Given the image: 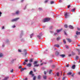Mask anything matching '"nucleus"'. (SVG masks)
<instances>
[{
  "label": "nucleus",
  "mask_w": 80,
  "mask_h": 80,
  "mask_svg": "<svg viewBox=\"0 0 80 80\" xmlns=\"http://www.w3.org/2000/svg\"><path fill=\"white\" fill-rule=\"evenodd\" d=\"M50 18H46L43 20V22H48L50 20Z\"/></svg>",
  "instance_id": "obj_1"
},
{
  "label": "nucleus",
  "mask_w": 80,
  "mask_h": 80,
  "mask_svg": "<svg viewBox=\"0 0 80 80\" xmlns=\"http://www.w3.org/2000/svg\"><path fill=\"white\" fill-rule=\"evenodd\" d=\"M19 19V18H18L15 19H13L12 20H11V22H15L16 21H17Z\"/></svg>",
  "instance_id": "obj_2"
},
{
  "label": "nucleus",
  "mask_w": 80,
  "mask_h": 80,
  "mask_svg": "<svg viewBox=\"0 0 80 80\" xmlns=\"http://www.w3.org/2000/svg\"><path fill=\"white\" fill-rule=\"evenodd\" d=\"M64 15L65 16V18H68V17L69 16V15H68V13L67 12L65 13Z\"/></svg>",
  "instance_id": "obj_3"
},
{
  "label": "nucleus",
  "mask_w": 80,
  "mask_h": 80,
  "mask_svg": "<svg viewBox=\"0 0 80 80\" xmlns=\"http://www.w3.org/2000/svg\"><path fill=\"white\" fill-rule=\"evenodd\" d=\"M27 67H30L32 66V64L30 63H28L27 64Z\"/></svg>",
  "instance_id": "obj_4"
},
{
  "label": "nucleus",
  "mask_w": 80,
  "mask_h": 80,
  "mask_svg": "<svg viewBox=\"0 0 80 80\" xmlns=\"http://www.w3.org/2000/svg\"><path fill=\"white\" fill-rule=\"evenodd\" d=\"M67 40L68 42H69V43H71V42H72V40H71V39H70L69 38H67Z\"/></svg>",
  "instance_id": "obj_5"
},
{
  "label": "nucleus",
  "mask_w": 80,
  "mask_h": 80,
  "mask_svg": "<svg viewBox=\"0 0 80 80\" xmlns=\"http://www.w3.org/2000/svg\"><path fill=\"white\" fill-rule=\"evenodd\" d=\"M76 35H80V32H78V31H76Z\"/></svg>",
  "instance_id": "obj_6"
},
{
  "label": "nucleus",
  "mask_w": 80,
  "mask_h": 80,
  "mask_svg": "<svg viewBox=\"0 0 80 80\" xmlns=\"http://www.w3.org/2000/svg\"><path fill=\"white\" fill-rule=\"evenodd\" d=\"M24 52H25V56L26 57V55H27V50L25 49H24Z\"/></svg>",
  "instance_id": "obj_7"
},
{
  "label": "nucleus",
  "mask_w": 80,
  "mask_h": 80,
  "mask_svg": "<svg viewBox=\"0 0 80 80\" xmlns=\"http://www.w3.org/2000/svg\"><path fill=\"white\" fill-rule=\"evenodd\" d=\"M75 67L76 66L75 65H72V69H75Z\"/></svg>",
  "instance_id": "obj_8"
},
{
  "label": "nucleus",
  "mask_w": 80,
  "mask_h": 80,
  "mask_svg": "<svg viewBox=\"0 0 80 80\" xmlns=\"http://www.w3.org/2000/svg\"><path fill=\"white\" fill-rule=\"evenodd\" d=\"M43 77L44 80H46V79H47V76L46 75H43Z\"/></svg>",
  "instance_id": "obj_9"
},
{
  "label": "nucleus",
  "mask_w": 80,
  "mask_h": 80,
  "mask_svg": "<svg viewBox=\"0 0 80 80\" xmlns=\"http://www.w3.org/2000/svg\"><path fill=\"white\" fill-rule=\"evenodd\" d=\"M69 28H71V29H73V27L72 26L69 25Z\"/></svg>",
  "instance_id": "obj_10"
},
{
  "label": "nucleus",
  "mask_w": 80,
  "mask_h": 80,
  "mask_svg": "<svg viewBox=\"0 0 80 80\" xmlns=\"http://www.w3.org/2000/svg\"><path fill=\"white\" fill-rule=\"evenodd\" d=\"M41 78V76L38 75V79L39 80V79H40Z\"/></svg>",
  "instance_id": "obj_11"
},
{
  "label": "nucleus",
  "mask_w": 80,
  "mask_h": 80,
  "mask_svg": "<svg viewBox=\"0 0 80 80\" xmlns=\"http://www.w3.org/2000/svg\"><path fill=\"white\" fill-rule=\"evenodd\" d=\"M60 57H62V58H63L65 56V55L64 54H62V55H60Z\"/></svg>",
  "instance_id": "obj_12"
},
{
  "label": "nucleus",
  "mask_w": 80,
  "mask_h": 80,
  "mask_svg": "<svg viewBox=\"0 0 80 80\" xmlns=\"http://www.w3.org/2000/svg\"><path fill=\"white\" fill-rule=\"evenodd\" d=\"M9 77H6L4 79H3V80H7L8 79Z\"/></svg>",
  "instance_id": "obj_13"
},
{
  "label": "nucleus",
  "mask_w": 80,
  "mask_h": 80,
  "mask_svg": "<svg viewBox=\"0 0 80 80\" xmlns=\"http://www.w3.org/2000/svg\"><path fill=\"white\" fill-rule=\"evenodd\" d=\"M54 47H58H58H60V46H59V45H58V44H55L54 45Z\"/></svg>",
  "instance_id": "obj_14"
},
{
  "label": "nucleus",
  "mask_w": 80,
  "mask_h": 80,
  "mask_svg": "<svg viewBox=\"0 0 80 80\" xmlns=\"http://www.w3.org/2000/svg\"><path fill=\"white\" fill-rule=\"evenodd\" d=\"M15 60H16V59H12L11 62V63H13V62H14Z\"/></svg>",
  "instance_id": "obj_15"
},
{
  "label": "nucleus",
  "mask_w": 80,
  "mask_h": 80,
  "mask_svg": "<svg viewBox=\"0 0 80 80\" xmlns=\"http://www.w3.org/2000/svg\"><path fill=\"white\" fill-rule=\"evenodd\" d=\"M26 69V68H22L21 70V72H22V71H23V70H25Z\"/></svg>",
  "instance_id": "obj_16"
},
{
  "label": "nucleus",
  "mask_w": 80,
  "mask_h": 80,
  "mask_svg": "<svg viewBox=\"0 0 80 80\" xmlns=\"http://www.w3.org/2000/svg\"><path fill=\"white\" fill-rule=\"evenodd\" d=\"M62 29H60V30H57V33H59V32H60V31H62Z\"/></svg>",
  "instance_id": "obj_17"
},
{
  "label": "nucleus",
  "mask_w": 80,
  "mask_h": 80,
  "mask_svg": "<svg viewBox=\"0 0 80 80\" xmlns=\"http://www.w3.org/2000/svg\"><path fill=\"white\" fill-rule=\"evenodd\" d=\"M42 35H41V36H37V37H38V38L39 39H41V37H42Z\"/></svg>",
  "instance_id": "obj_18"
},
{
  "label": "nucleus",
  "mask_w": 80,
  "mask_h": 80,
  "mask_svg": "<svg viewBox=\"0 0 80 80\" xmlns=\"http://www.w3.org/2000/svg\"><path fill=\"white\" fill-rule=\"evenodd\" d=\"M56 55H59V52L58 51H56Z\"/></svg>",
  "instance_id": "obj_19"
},
{
  "label": "nucleus",
  "mask_w": 80,
  "mask_h": 80,
  "mask_svg": "<svg viewBox=\"0 0 80 80\" xmlns=\"http://www.w3.org/2000/svg\"><path fill=\"white\" fill-rule=\"evenodd\" d=\"M52 73V70H50V71H49V74H51V73Z\"/></svg>",
  "instance_id": "obj_20"
},
{
  "label": "nucleus",
  "mask_w": 80,
  "mask_h": 80,
  "mask_svg": "<svg viewBox=\"0 0 80 80\" xmlns=\"http://www.w3.org/2000/svg\"><path fill=\"white\" fill-rule=\"evenodd\" d=\"M75 9L74 8L71 10V11L72 12H75Z\"/></svg>",
  "instance_id": "obj_21"
},
{
  "label": "nucleus",
  "mask_w": 80,
  "mask_h": 80,
  "mask_svg": "<svg viewBox=\"0 0 80 80\" xmlns=\"http://www.w3.org/2000/svg\"><path fill=\"white\" fill-rule=\"evenodd\" d=\"M3 56V54L2 53H0V58L2 57Z\"/></svg>",
  "instance_id": "obj_22"
},
{
  "label": "nucleus",
  "mask_w": 80,
  "mask_h": 80,
  "mask_svg": "<svg viewBox=\"0 0 80 80\" xmlns=\"http://www.w3.org/2000/svg\"><path fill=\"white\" fill-rule=\"evenodd\" d=\"M72 74V72H69L67 73V75H70Z\"/></svg>",
  "instance_id": "obj_23"
},
{
  "label": "nucleus",
  "mask_w": 80,
  "mask_h": 80,
  "mask_svg": "<svg viewBox=\"0 0 80 80\" xmlns=\"http://www.w3.org/2000/svg\"><path fill=\"white\" fill-rule=\"evenodd\" d=\"M60 38H61L60 37H58V38H57V40L58 41V40H60Z\"/></svg>",
  "instance_id": "obj_24"
},
{
  "label": "nucleus",
  "mask_w": 80,
  "mask_h": 80,
  "mask_svg": "<svg viewBox=\"0 0 80 80\" xmlns=\"http://www.w3.org/2000/svg\"><path fill=\"white\" fill-rule=\"evenodd\" d=\"M39 66V64H34V67H38Z\"/></svg>",
  "instance_id": "obj_25"
},
{
  "label": "nucleus",
  "mask_w": 80,
  "mask_h": 80,
  "mask_svg": "<svg viewBox=\"0 0 80 80\" xmlns=\"http://www.w3.org/2000/svg\"><path fill=\"white\" fill-rule=\"evenodd\" d=\"M55 66H56L55 65H52V68H55Z\"/></svg>",
  "instance_id": "obj_26"
},
{
  "label": "nucleus",
  "mask_w": 80,
  "mask_h": 80,
  "mask_svg": "<svg viewBox=\"0 0 80 80\" xmlns=\"http://www.w3.org/2000/svg\"><path fill=\"white\" fill-rule=\"evenodd\" d=\"M16 13L17 15H18V13H19V11H16Z\"/></svg>",
  "instance_id": "obj_27"
},
{
  "label": "nucleus",
  "mask_w": 80,
  "mask_h": 80,
  "mask_svg": "<svg viewBox=\"0 0 80 80\" xmlns=\"http://www.w3.org/2000/svg\"><path fill=\"white\" fill-rule=\"evenodd\" d=\"M33 34L32 33V34L30 36V38H31L32 37V36H33Z\"/></svg>",
  "instance_id": "obj_28"
},
{
  "label": "nucleus",
  "mask_w": 80,
  "mask_h": 80,
  "mask_svg": "<svg viewBox=\"0 0 80 80\" xmlns=\"http://www.w3.org/2000/svg\"><path fill=\"white\" fill-rule=\"evenodd\" d=\"M60 73L59 72H57V75L58 77H59Z\"/></svg>",
  "instance_id": "obj_29"
},
{
  "label": "nucleus",
  "mask_w": 80,
  "mask_h": 80,
  "mask_svg": "<svg viewBox=\"0 0 80 80\" xmlns=\"http://www.w3.org/2000/svg\"><path fill=\"white\" fill-rule=\"evenodd\" d=\"M37 63H38V62H37V61H35L34 62V65H35V64H37Z\"/></svg>",
  "instance_id": "obj_30"
},
{
  "label": "nucleus",
  "mask_w": 80,
  "mask_h": 80,
  "mask_svg": "<svg viewBox=\"0 0 80 80\" xmlns=\"http://www.w3.org/2000/svg\"><path fill=\"white\" fill-rule=\"evenodd\" d=\"M30 74H31V75H32L33 73V72L32 71H31L30 72Z\"/></svg>",
  "instance_id": "obj_31"
},
{
  "label": "nucleus",
  "mask_w": 80,
  "mask_h": 80,
  "mask_svg": "<svg viewBox=\"0 0 80 80\" xmlns=\"http://www.w3.org/2000/svg\"><path fill=\"white\" fill-rule=\"evenodd\" d=\"M79 57H78V56H76V60H78V59Z\"/></svg>",
  "instance_id": "obj_32"
},
{
  "label": "nucleus",
  "mask_w": 80,
  "mask_h": 80,
  "mask_svg": "<svg viewBox=\"0 0 80 80\" xmlns=\"http://www.w3.org/2000/svg\"><path fill=\"white\" fill-rule=\"evenodd\" d=\"M64 27L65 28H67V27H68V26L67 25L65 24V25H64Z\"/></svg>",
  "instance_id": "obj_33"
},
{
  "label": "nucleus",
  "mask_w": 80,
  "mask_h": 80,
  "mask_svg": "<svg viewBox=\"0 0 80 80\" xmlns=\"http://www.w3.org/2000/svg\"><path fill=\"white\" fill-rule=\"evenodd\" d=\"M63 42H64V43L65 44L66 43V41H65V40L63 39Z\"/></svg>",
  "instance_id": "obj_34"
},
{
  "label": "nucleus",
  "mask_w": 80,
  "mask_h": 80,
  "mask_svg": "<svg viewBox=\"0 0 80 80\" xmlns=\"http://www.w3.org/2000/svg\"><path fill=\"white\" fill-rule=\"evenodd\" d=\"M72 55H75V53L74 52H72Z\"/></svg>",
  "instance_id": "obj_35"
},
{
  "label": "nucleus",
  "mask_w": 80,
  "mask_h": 80,
  "mask_svg": "<svg viewBox=\"0 0 80 80\" xmlns=\"http://www.w3.org/2000/svg\"><path fill=\"white\" fill-rule=\"evenodd\" d=\"M53 3H54V1L51 2V4H53Z\"/></svg>",
  "instance_id": "obj_36"
},
{
  "label": "nucleus",
  "mask_w": 80,
  "mask_h": 80,
  "mask_svg": "<svg viewBox=\"0 0 80 80\" xmlns=\"http://www.w3.org/2000/svg\"><path fill=\"white\" fill-rule=\"evenodd\" d=\"M38 10H42V8H38Z\"/></svg>",
  "instance_id": "obj_37"
},
{
  "label": "nucleus",
  "mask_w": 80,
  "mask_h": 80,
  "mask_svg": "<svg viewBox=\"0 0 80 80\" xmlns=\"http://www.w3.org/2000/svg\"><path fill=\"white\" fill-rule=\"evenodd\" d=\"M35 79H36V77L34 76L33 78V80H35Z\"/></svg>",
  "instance_id": "obj_38"
},
{
  "label": "nucleus",
  "mask_w": 80,
  "mask_h": 80,
  "mask_svg": "<svg viewBox=\"0 0 80 80\" xmlns=\"http://www.w3.org/2000/svg\"><path fill=\"white\" fill-rule=\"evenodd\" d=\"M33 62V59H31L30 60V62Z\"/></svg>",
  "instance_id": "obj_39"
},
{
  "label": "nucleus",
  "mask_w": 80,
  "mask_h": 80,
  "mask_svg": "<svg viewBox=\"0 0 80 80\" xmlns=\"http://www.w3.org/2000/svg\"><path fill=\"white\" fill-rule=\"evenodd\" d=\"M76 50H77V51L79 53H80V49H77Z\"/></svg>",
  "instance_id": "obj_40"
},
{
  "label": "nucleus",
  "mask_w": 80,
  "mask_h": 80,
  "mask_svg": "<svg viewBox=\"0 0 80 80\" xmlns=\"http://www.w3.org/2000/svg\"><path fill=\"white\" fill-rule=\"evenodd\" d=\"M33 70L34 72H36V69H35V68H33Z\"/></svg>",
  "instance_id": "obj_41"
},
{
  "label": "nucleus",
  "mask_w": 80,
  "mask_h": 80,
  "mask_svg": "<svg viewBox=\"0 0 80 80\" xmlns=\"http://www.w3.org/2000/svg\"><path fill=\"white\" fill-rule=\"evenodd\" d=\"M11 73H13V69H12L11 71Z\"/></svg>",
  "instance_id": "obj_42"
},
{
  "label": "nucleus",
  "mask_w": 80,
  "mask_h": 80,
  "mask_svg": "<svg viewBox=\"0 0 80 80\" xmlns=\"http://www.w3.org/2000/svg\"><path fill=\"white\" fill-rule=\"evenodd\" d=\"M44 75H46V74H47V72H46L45 71L44 72Z\"/></svg>",
  "instance_id": "obj_43"
},
{
  "label": "nucleus",
  "mask_w": 80,
  "mask_h": 80,
  "mask_svg": "<svg viewBox=\"0 0 80 80\" xmlns=\"http://www.w3.org/2000/svg\"><path fill=\"white\" fill-rule=\"evenodd\" d=\"M28 60H24V62H28Z\"/></svg>",
  "instance_id": "obj_44"
},
{
  "label": "nucleus",
  "mask_w": 80,
  "mask_h": 80,
  "mask_svg": "<svg viewBox=\"0 0 80 80\" xmlns=\"http://www.w3.org/2000/svg\"><path fill=\"white\" fill-rule=\"evenodd\" d=\"M18 52H22V51H21V50H20V49H18Z\"/></svg>",
  "instance_id": "obj_45"
},
{
  "label": "nucleus",
  "mask_w": 80,
  "mask_h": 80,
  "mask_svg": "<svg viewBox=\"0 0 80 80\" xmlns=\"http://www.w3.org/2000/svg\"><path fill=\"white\" fill-rule=\"evenodd\" d=\"M27 64V63H26L25 62H23V64L24 65H25V64Z\"/></svg>",
  "instance_id": "obj_46"
},
{
  "label": "nucleus",
  "mask_w": 80,
  "mask_h": 80,
  "mask_svg": "<svg viewBox=\"0 0 80 80\" xmlns=\"http://www.w3.org/2000/svg\"><path fill=\"white\" fill-rule=\"evenodd\" d=\"M75 38H77V35H75L74 36Z\"/></svg>",
  "instance_id": "obj_47"
},
{
  "label": "nucleus",
  "mask_w": 80,
  "mask_h": 80,
  "mask_svg": "<svg viewBox=\"0 0 80 80\" xmlns=\"http://www.w3.org/2000/svg\"><path fill=\"white\" fill-rule=\"evenodd\" d=\"M22 67L21 66H19V68H22Z\"/></svg>",
  "instance_id": "obj_48"
},
{
  "label": "nucleus",
  "mask_w": 80,
  "mask_h": 80,
  "mask_svg": "<svg viewBox=\"0 0 80 80\" xmlns=\"http://www.w3.org/2000/svg\"><path fill=\"white\" fill-rule=\"evenodd\" d=\"M66 48H68V46H66Z\"/></svg>",
  "instance_id": "obj_49"
},
{
  "label": "nucleus",
  "mask_w": 80,
  "mask_h": 80,
  "mask_svg": "<svg viewBox=\"0 0 80 80\" xmlns=\"http://www.w3.org/2000/svg\"><path fill=\"white\" fill-rule=\"evenodd\" d=\"M64 34L65 35H67V33L66 32H64Z\"/></svg>",
  "instance_id": "obj_50"
},
{
  "label": "nucleus",
  "mask_w": 80,
  "mask_h": 80,
  "mask_svg": "<svg viewBox=\"0 0 80 80\" xmlns=\"http://www.w3.org/2000/svg\"><path fill=\"white\" fill-rule=\"evenodd\" d=\"M65 79V77H64L62 78V80H64Z\"/></svg>",
  "instance_id": "obj_51"
},
{
  "label": "nucleus",
  "mask_w": 80,
  "mask_h": 80,
  "mask_svg": "<svg viewBox=\"0 0 80 80\" xmlns=\"http://www.w3.org/2000/svg\"><path fill=\"white\" fill-rule=\"evenodd\" d=\"M66 67H69V65L68 64L67 66H66Z\"/></svg>",
  "instance_id": "obj_52"
},
{
  "label": "nucleus",
  "mask_w": 80,
  "mask_h": 80,
  "mask_svg": "<svg viewBox=\"0 0 80 80\" xmlns=\"http://www.w3.org/2000/svg\"><path fill=\"white\" fill-rule=\"evenodd\" d=\"M70 5H68V8H69L70 7Z\"/></svg>",
  "instance_id": "obj_53"
},
{
  "label": "nucleus",
  "mask_w": 80,
  "mask_h": 80,
  "mask_svg": "<svg viewBox=\"0 0 80 80\" xmlns=\"http://www.w3.org/2000/svg\"><path fill=\"white\" fill-rule=\"evenodd\" d=\"M68 56V57H71V56H72V54H69Z\"/></svg>",
  "instance_id": "obj_54"
},
{
  "label": "nucleus",
  "mask_w": 80,
  "mask_h": 80,
  "mask_svg": "<svg viewBox=\"0 0 80 80\" xmlns=\"http://www.w3.org/2000/svg\"><path fill=\"white\" fill-rule=\"evenodd\" d=\"M48 2V0H46L45 1V3H47V2Z\"/></svg>",
  "instance_id": "obj_55"
},
{
  "label": "nucleus",
  "mask_w": 80,
  "mask_h": 80,
  "mask_svg": "<svg viewBox=\"0 0 80 80\" xmlns=\"http://www.w3.org/2000/svg\"><path fill=\"white\" fill-rule=\"evenodd\" d=\"M59 2L60 3L62 2V0H59Z\"/></svg>",
  "instance_id": "obj_56"
},
{
  "label": "nucleus",
  "mask_w": 80,
  "mask_h": 80,
  "mask_svg": "<svg viewBox=\"0 0 80 80\" xmlns=\"http://www.w3.org/2000/svg\"><path fill=\"white\" fill-rule=\"evenodd\" d=\"M28 80V78H26L24 79V80Z\"/></svg>",
  "instance_id": "obj_57"
},
{
  "label": "nucleus",
  "mask_w": 80,
  "mask_h": 80,
  "mask_svg": "<svg viewBox=\"0 0 80 80\" xmlns=\"http://www.w3.org/2000/svg\"><path fill=\"white\" fill-rule=\"evenodd\" d=\"M77 29H78V30H79V31L80 30V29L78 28H77Z\"/></svg>",
  "instance_id": "obj_58"
},
{
  "label": "nucleus",
  "mask_w": 80,
  "mask_h": 80,
  "mask_svg": "<svg viewBox=\"0 0 80 80\" xmlns=\"http://www.w3.org/2000/svg\"><path fill=\"white\" fill-rule=\"evenodd\" d=\"M2 12H0V17H1V15H2Z\"/></svg>",
  "instance_id": "obj_59"
},
{
  "label": "nucleus",
  "mask_w": 80,
  "mask_h": 80,
  "mask_svg": "<svg viewBox=\"0 0 80 80\" xmlns=\"http://www.w3.org/2000/svg\"><path fill=\"white\" fill-rule=\"evenodd\" d=\"M71 76H72V77H73V76H74V74H72V75H71Z\"/></svg>",
  "instance_id": "obj_60"
},
{
  "label": "nucleus",
  "mask_w": 80,
  "mask_h": 80,
  "mask_svg": "<svg viewBox=\"0 0 80 80\" xmlns=\"http://www.w3.org/2000/svg\"><path fill=\"white\" fill-rule=\"evenodd\" d=\"M13 28H15V26L14 25L13 27H12Z\"/></svg>",
  "instance_id": "obj_61"
},
{
  "label": "nucleus",
  "mask_w": 80,
  "mask_h": 80,
  "mask_svg": "<svg viewBox=\"0 0 80 80\" xmlns=\"http://www.w3.org/2000/svg\"><path fill=\"white\" fill-rule=\"evenodd\" d=\"M2 29H4V26H3L2 28Z\"/></svg>",
  "instance_id": "obj_62"
},
{
  "label": "nucleus",
  "mask_w": 80,
  "mask_h": 80,
  "mask_svg": "<svg viewBox=\"0 0 80 80\" xmlns=\"http://www.w3.org/2000/svg\"><path fill=\"white\" fill-rule=\"evenodd\" d=\"M32 77H33V76H34V74H32Z\"/></svg>",
  "instance_id": "obj_63"
},
{
  "label": "nucleus",
  "mask_w": 80,
  "mask_h": 80,
  "mask_svg": "<svg viewBox=\"0 0 80 80\" xmlns=\"http://www.w3.org/2000/svg\"><path fill=\"white\" fill-rule=\"evenodd\" d=\"M43 63H42L40 65H43Z\"/></svg>",
  "instance_id": "obj_64"
}]
</instances>
